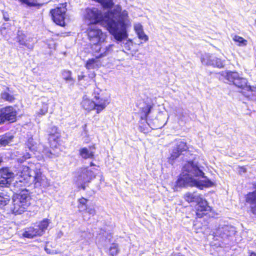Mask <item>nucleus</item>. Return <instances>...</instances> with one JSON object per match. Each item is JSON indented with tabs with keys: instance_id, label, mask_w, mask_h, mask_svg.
<instances>
[{
	"instance_id": "1a4fd4ad",
	"label": "nucleus",
	"mask_w": 256,
	"mask_h": 256,
	"mask_svg": "<svg viewBox=\"0 0 256 256\" xmlns=\"http://www.w3.org/2000/svg\"><path fill=\"white\" fill-rule=\"evenodd\" d=\"M88 200L84 198H82L78 200V211L82 213L84 220H89L90 216H94L96 214L94 206L92 204H88Z\"/></svg>"
},
{
	"instance_id": "6ab92c4d",
	"label": "nucleus",
	"mask_w": 256,
	"mask_h": 256,
	"mask_svg": "<svg viewBox=\"0 0 256 256\" xmlns=\"http://www.w3.org/2000/svg\"><path fill=\"white\" fill-rule=\"evenodd\" d=\"M184 200L187 202L198 204L202 200L203 198L196 192H187L184 196Z\"/></svg>"
},
{
	"instance_id": "473e14b6",
	"label": "nucleus",
	"mask_w": 256,
	"mask_h": 256,
	"mask_svg": "<svg viewBox=\"0 0 256 256\" xmlns=\"http://www.w3.org/2000/svg\"><path fill=\"white\" fill-rule=\"evenodd\" d=\"M92 44L91 49L93 55L96 58L98 56V54L100 53V48L102 46V42L96 43V44Z\"/></svg>"
},
{
	"instance_id": "8fccbe9b",
	"label": "nucleus",
	"mask_w": 256,
	"mask_h": 256,
	"mask_svg": "<svg viewBox=\"0 0 256 256\" xmlns=\"http://www.w3.org/2000/svg\"><path fill=\"white\" fill-rule=\"evenodd\" d=\"M147 122V124H148V125H149L150 126V124L148 122Z\"/></svg>"
},
{
	"instance_id": "412c9836",
	"label": "nucleus",
	"mask_w": 256,
	"mask_h": 256,
	"mask_svg": "<svg viewBox=\"0 0 256 256\" xmlns=\"http://www.w3.org/2000/svg\"><path fill=\"white\" fill-rule=\"evenodd\" d=\"M124 48L129 52V54L134 56L138 51V48L136 44H134L130 40H126L124 44Z\"/></svg>"
},
{
	"instance_id": "cd10ccee",
	"label": "nucleus",
	"mask_w": 256,
	"mask_h": 256,
	"mask_svg": "<svg viewBox=\"0 0 256 256\" xmlns=\"http://www.w3.org/2000/svg\"><path fill=\"white\" fill-rule=\"evenodd\" d=\"M16 39V41L19 43L20 45L24 46L28 48H30V46L28 45L26 43V35L22 31L20 30L18 31Z\"/></svg>"
},
{
	"instance_id": "a19ab883",
	"label": "nucleus",
	"mask_w": 256,
	"mask_h": 256,
	"mask_svg": "<svg viewBox=\"0 0 256 256\" xmlns=\"http://www.w3.org/2000/svg\"><path fill=\"white\" fill-rule=\"evenodd\" d=\"M30 156H31V154H29L28 152V153H26V154L24 156L23 158L24 160H24L28 158H30Z\"/></svg>"
},
{
	"instance_id": "aec40b11",
	"label": "nucleus",
	"mask_w": 256,
	"mask_h": 256,
	"mask_svg": "<svg viewBox=\"0 0 256 256\" xmlns=\"http://www.w3.org/2000/svg\"><path fill=\"white\" fill-rule=\"evenodd\" d=\"M246 202L251 205L252 213L256 215V192L248 194L246 196Z\"/></svg>"
},
{
	"instance_id": "603ef678",
	"label": "nucleus",
	"mask_w": 256,
	"mask_h": 256,
	"mask_svg": "<svg viewBox=\"0 0 256 256\" xmlns=\"http://www.w3.org/2000/svg\"><path fill=\"white\" fill-rule=\"evenodd\" d=\"M255 22H256V21H255Z\"/></svg>"
},
{
	"instance_id": "2eb2a0df",
	"label": "nucleus",
	"mask_w": 256,
	"mask_h": 256,
	"mask_svg": "<svg viewBox=\"0 0 256 256\" xmlns=\"http://www.w3.org/2000/svg\"><path fill=\"white\" fill-rule=\"evenodd\" d=\"M188 149L186 143L182 140L176 141V146L174 147L170 156L169 158V162L174 160L178 158L180 154H182L183 152H186Z\"/></svg>"
},
{
	"instance_id": "a18cd8bd",
	"label": "nucleus",
	"mask_w": 256,
	"mask_h": 256,
	"mask_svg": "<svg viewBox=\"0 0 256 256\" xmlns=\"http://www.w3.org/2000/svg\"><path fill=\"white\" fill-rule=\"evenodd\" d=\"M250 256H256V254L254 253H252V254H251Z\"/></svg>"
},
{
	"instance_id": "58836bf2",
	"label": "nucleus",
	"mask_w": 256,
	"mask_h": 256,
	"mask_svg": "<svg viewBox=\"0 0 256 256\" xmlns=\"http://www.w3.org/2000/svg\"><path fill=\"white\" fill-rule=\"evenodd\" d=\"M118 252V245L112 244L110 248V253L112 256H116Z\"/></svg>"
},
{
	"instance_id": "5701e85b",
	"label": "nucleus",
	"mask_w": 256,
	"mask_h": 256,
	"mask_svg": "<svg viewBox=\"0 0 256 256\" xmlns=\"http://www.w3.org/2000/svg\"><path fill=\"white\" fill-rule=\"evenodd\" d=\"M94 147L82 148L80 150V154L82 158L85 159L92 158L94 153Z\"/></svg>"
},
{
	"instance_id": "423d86ee",
	"label": "nucleus",
	"mask_w": 256,
	"mask_h": 256,
	"mask_svg": "<svg viewBox=\"0 0 256 256\" xmlns=\"http://www.w3.org/2000/svg\"><path fill=\"white\" fill-rule=\"evenodd\" d=\"M226 78L229 82L232 83L238 88L246 89L248 91L252 92H256V84L253 86H248L246 79L240 76L237 72H227Z\"/></svg>"
},
{
	"instance_id": "2f4dec72",
	"label": "nucleus",
	"mask_w": 256,
	"mask_h": 256,
	"mask_svg": "<svg viewBox=\"0 0 256 256\" xmlns=\"http://www.w3.org/2000/svg\"><path fill=\"white\" fill-rule=\"evenodd\" d=\"M214 56L210 55L208 54H202L200 60L202 63L204 65L210 66L212 59Z\"/></svg>"
},
{
	"instance_id": "f257e3e1",
	"label": "nucleus",
	"mask_w": 256,
	"mask_h": 256,
	"mask_svg": "<svg viewBox=\"0 0 256 256\" xmlns=\"http://www.w3.org/2000/svg\"><path fill=\"white\" fill-rule=\"evenodd\" d=\"M84 18L90 25L100 24L118 41L127 38V28L130 26L128 13L117 4L113 10L104 12L97 8H87L85 10Z\"/></svg>"
},
{
	"instance_id": "393cba45",
	"label": "nucleus",
	"mask_w": 256,
	"mask_h": 256,
	"mask_svg": "<svg viewBox=\"0 0 256 256\" xmlns=\"http://www.w3.org/2000/svg\"><path fill=\"white\" fill-rule=\"evenodd\" d=\"M81 104L82 108L86 110H94V100H92L90 98H88L86 96L83 97V100Z\"/></svg>"
},
{
	"instance_id": "f03ea898",
	"label": "nucleus",
	"mask_w": 256,
	"mask_h": 256,
	"mask_svg": "<svg viewBox=\"0 0 256 256\" xmlns=\"http://www.w3.org/2000/svg\"><path fill=\"white\" fill-rule=\"evenodd\" d=\"M212 185V182L204 176V173L197 164L190 161L184 166L182 172L174 186V190L178 191V188L187 186H196L202 189Z\"/></svg>"
},
{
	"instance_id": "b1692460",
	"label": "nucleus",
	"mask_w": 256,
	"mask_h": 256,
	"mask_svg": "<svg viewBox=\"0 0 256 256\" xmlns=\"http://www.w3.org/2000/svg\"><path fill=\"white\" fill-rule=\"evenodd\" d=\"M175 114L178 118L181 121H185L189 116L188 110L182 108H176Z\"/></svg>"
},
{
	"instance_id": "9b49d317",
	"label": "nucleus",
	"mask_w": 256,
	"mask_h": 256,
	"mask_svg": "<svg viewBox=\"0 0 256 256\" xmlns=\"http://www.w3.org/2000/svg\"><path fill=\"white\" fill-rule=\"evenodd\" d=\"M66 3L60 4L59 6L50 10L54 22L61 26L64 24V16L66 10Z\"/></svg>"
},
{
	"instance_id": "f704fd0d",
	"label": "nucleus",
	"mask_w": 256,
	"mask_h": 256,
	"mask_svg": "<svg viewBox=\"0 0 256 256\" xmlns=\"http://www.w3.org/2000/svg\"><path fill=\"white\" fill-rule=\"evenodd\" d=\"M152 106L150 105H148L146 106L144 108L141 112L140 118L142 120H146L148 114L150 112Z\"/></svg>"
},
{
	"instance_id": "de8ad7c7",
	"label": "nucleus",
	"mask_w": 256,
	"mask_h": 256,
	"mask_svg": "<svg viewBox=\"0 0 256 256\" xmlns=\"http://www.w3.org/2000/svg\"><path fill=\"white\" fill-rule=\"evenodd\" d=\"M46 154L48 155V156H50V155H49V154L48 153V152H46Z\"/></svg>"
},
{
	"instance_id": "c756f323",
	"label": "nucleus",
	"mask_w": 256,
	"mask_h": 256,
	"mask_svg": "<svg viewBox=\"0 0 256 256\" xmlns=\"http://www.w3.org/2000/svg\"><path fill=\"white\" fill-rule=\"evenodd\" d=\"M13 136L10 134H6L0 136V144L6 146L12 142Z\"/></svg>"
},
{
	"instance_id": "c9c22d12",
	"label": "nucleus",
	"mask_w": 256,
	"mask_h": 256,
	"mask_svg": "<svg viewBox=\"0 0 256 256\" xmlns=\"http://www.w3.org/2000/svg\"><path fill=\"white\" fill-rule=\"evenodd\" d=\"M26 146L31 152H34L36 150L37 146L32 138H30L26 142Z\"/></svg>"
},
{
	"instance_id": "a878e982",
	"label": "nucleus",
	"mask_w": 256,
	"mask_h": 256,
	"mask_svg": "<svg viewBox=\"0 0 256 256\" xmlns=\"http://www.w3.org/2000/svg\"><path fill=\"white\" fill-rule=\"evenodd\" d=\"M60 134L58 132L57 128L52 126L50 128L49 131L48 140L50 143V146H52L53 144H52V141L54 142L60 138Z\"/></svg>"
},
{
	"instance_id": "20e7f679",
	"label": "nucleus",
	"mask_w": 256,
	"mask_h": 256,
	"mask_svg": "<svg viewBox=\"0 0 256 256\" xmlns=\"http://www.w3.org/2000/svg\"><path fill=\"white\" fill-rule=\"evenodd\" d=\"M13 212L21 214L27 210L30 204L31 198L26 190H22L14 198Z\"/></svg>"
},
{
	"instance_id": "dca6fc26",
	"label": "nucleus",
	"mask_w": 256,
	"mask_h": 256,
	"mask_svg": "<svg viewBox=\"0 0 256 256\" xmlns=\"http://www.w3.org/2000/svg\"><path fill=\"white\" fill-rule=\"evenodd\" d=\"M195 208L196 214L198 218H202L210 210V206H208L207 202L204 198L197 204Z\"/></svg>"
},
{
	"instance_id": "f8f14e48",
	"label": "nucleus",
	"mask_w": 256,
	"mask_h": 256,
	"mask_svg": "<svg viewBox=\"0 0 256 256\" xmlns=\"http://www.w3.org/2000/svg\"><path fill=\"white\" fill-rule=\"evenodd\" d=\"M16 112L12 106H6L0 110V124L6 121L14 122L16 120Z\"/></svg>"
},
{
	"instance_id": "0eeeda50",
	"label": "nucleus",
	"mask_w": 256,
	"mask_h": 256,
	"mask_svg": "<svg viewBox=\"0 0 256 256\" xmlns=\"http://www.w3.org/2000/svg\"><path fill=\"white\" fill-rule=\"evenodd\" d=\"M50 223L49 220L44 219L38 224L26 228L22 235L24 237L28 238H32L36 236H41L45 232Z\"/></svg>"
},
{
	"instance_id": "7ed1b4c3",
	"label": "nucleus",
	"mask_w": 256,
	"mask_h": 256,
	"mask_svg": "<svg viewBox=\"0 0 256 256\" xmlns=\"http://www.w3.org/2000/svg\"><path fill=\"white\" fill-rule=\"evenodd\" d=\"M38 167V166H36V170H34V175L32 176L30 174L29 167L22 166V170L19 172L20 182L26 184V185L29 184L32 182L35 187L46 188L50 184L49 180L42 174Z\"/></svg>"
},
{
	"instance_id": "4468645a",
	"label": "nucleus",
	"mask_w": 256,
	"mask_h": 256,
	"mask_svg": "<svg viewBox=\"0 0 256 256\" xmlns=\"http://www.w3.org/2000/svg\"><path fill=\"white\" fill-rule=\"evenodd\" d=\"M236 228L234 227L228 225L220 226L216 230L215 234L222 238H227L234 234Z\"/></svg>"
},
{
	"instance_id": "6e6552de",
	"label": "nucleus",
	"mask_w": 256,
	"mask_h": 256,
	"mask_svg": "<svg viewBox=\"0 0 256 256\" xmlns=\"http://www.w3.org/2000/svg\"><path fill=\"white\" fill-rule=\"evenodd\" d=\"M101 92L102 90L98 88H96L94 92V110L97 114L102 111L110 102V96L101 94Z\"/></svg>"
},
{
	"instance_id": "7c9ffc66",
	"label": "nucleus",
	"mask_w": 256,
	"mask_h": 256,
	"mask_svg": "<svg viewBox=\"0 0 256 256\" xmlns=\"http://www.w3.org/2000/svg\"><path fill=\"white\" fill-rule=\"evenodd\" d=\"M232 40L237 44V45L239 46H245L247 45L248 44V42L246 40L237 35H234L232 37Z\"/></svg>"
},
{
	"instance_id": "39448f33",
	"label": "nucleus",
	"mask_w": 256,
	"mask_h": 256,
	"mask_svg": "<svg viewBox=\"0 0 256 256\" xmlns=\"http://www.w3.org/2000/svg\"><path fill=\"white\" fill-rule=\"evenodd\" d=\"M95 177L94 173L91 170L86 168H80L76 174L74 182L79 188L84 190L86 184L90 182Z\"/></svg>"
},
{
	"instance_id": "f3484780",
	"label": "nucleus",
	"mask_w": 256,
	"mask_h": 256,
	"mask_svg": "<svg viewBox=\"0 0 256 256\" xmlns=\"http://www.w3.org/2000/svg\"><path fill=\"white\" fill-rule=\"evenodd\" d=\"M0 96L2 100L10 102H13L15 99L12 89L4 86H2Z\"/></svg>"
},
{
	"instance_id": "37998d69",
	"label": "nucleus",
	"mask_w": 256,
	"mask_h": 256,
	"mask_svg": "<svg viewBox=\"0 0 256 256\" xmlns=\"http://www.w3.org/2000/svg\"><path fill=\"white\" fill-rule=\"evenodd\" d=\"M4 19H5V20H6V21H7V20H8V19H9V18H6V16H5V15H4Z\"/></svg>"
},
{
	"instance_id": "3c124183",
	"label": "nucleus",
	"mask_w": 256,
	"mask_h": 256,
	"mask_svg": "<svg viewBox=\"0 0 256 256\" xmlns=\"http://www.w3.org/2000/svg\"><path fill=\"white\" fill-rule=\"evenodd\" d=\"M50 154H52V152H50Z\"/></svg>"
},
{
	"instance_id": "79ce46f5",
	"label": "nucleus",
	"mask_w": 256,
	"mask_h": 256,
	"mask_svg": "<svg viewBox=\"0 0 256 256\" xmlns=\"http://www.w3.org/2000/svg\"><path fill=\"white\" fill-rule=\"evenodd\" d=\"M84 76H78V80H80L84 78Z\"/></svg>"
},
{
	"instance_id": "bb28decb",
	"label": "nucleus",
	"mask_w": 256,
	"mask_h": 256,
	"mask_svg": "<svg viewBox=\"0 0 256 256\" xmlns=\"http://www.w3.org/2000/svg\"><path fill=\"white\" fill-rule=\"evenodd\" d=\"M113 46L114 44H109L108 46L104 47L102 46L100 48V53L98 54V56H96V58H100L107 56L112 51Z\"/></svg>"
},
{
	"instance_id": "49530a36",
	"label": "nucleus",
	"mask_w": 256,
	"mask_h": 256,
	"mask_svg": "<svg viewBox=\"0 0 256 256\" xmlns=\"http://www.w3.org/2000/svg\"><path fill=\"white\" fill-rule=\"evenodd\" d=\"M2 158L0 156V164L2 162Z\"/></svg>"
},
{
	"instance_id": "09e8293b",
	"label": "nucleus",
	"mask_w": 256,
	"mask_h": 256,
	"mask_svg": "<svg viewBox=\"0 0 256 256\" xmlns=\"http://www.w3.org/2000/svg\"><path fill=\"white\" fill-rule=\"evenodd\" d=\"M90 166H94V164H93L92 162H91V163H90Z\"/></svg>"
},
{
	"instance_id": "a211bd4d",
	"label": "nucleus",
	"mask_w": 256,
	"mask_h": 256,
	"mask_svg": "<svg viewBox=\"0 0 256 256\" xmlns=\"http://www.w3.org/2000/svg\"><path fill=\"white\" fill-rule=\"evenodd\" d=\"M134 30L137 36L142 41L141 44L146 42L148 40V37L144 32L143 26L140 24H134Z\"/></svg>"
},
{
	"instance_id": "4c0bfd02",
	"label": "nucleus",
	"mask_w": 256,
	"mask_h": 256,
	"mask_svg": "<svg viewBox=\"0 0 256 256\" xmlns=\"http://www.w3.org/2000/svg\"><path fill=\"white\" fill-rule=\"evenodd\" d=\"M48 104L46 102H42V106L40 110V111L38 112V114L39 116H43L47 113L48 110Z\"/></svg>"
},
{
	"instance_id": "c85d7f7f",
	"label": "nucleus",
	"mask_w": 256,
	"mask_h": 256,
	"mask_svg": "<svg viewBox=\"0 0 256 256\" xmlns=\"http://www.w3.org/2000/svg\"><path fill=\"white\" fill-rule=\"evenodd\" d=\"M10 200V196L4 192H0V208L6 206Z\"/></svg>"
},
{
	"instance_id": "e433bc0d",
	"label": "nucleus",
	"mask_w": 256,
	"mask_h": 256,
	"mask_svg": "<svg viewBox=\"0 0 256 256\" xmlns=\"http://www.w3.org/2000/svg\"><path fill=\"white\" fill-rule=\"evenodd\" d=\"M71 74L72 73L69 70H64L62 72V77L66 82L73 83L74 80L72 78Z\"/></svg>"
},
{
	"instance_id": "ddd939ff",
	"label": "nucleus",
	"mask_w": 256,
	"mask_h": 256,
	"mask_svg": "<svg viewBox=\"0 0 256 256\" xmlns=\"http://www.w3.org/2000/svg\"><path fill=\"white\" fill-rule=\"evenodd\" d=\"M14 174L8 168L0 170V186L8 187L11 184Z\"/></svg>"
},
{
	"instance_id": "4be33fe9",
	"label": "nucleus",
	"mask_w": 256,
	"mask_h": 256,
	"mask_svg": "<svg viewBox=\"0 0 256 256\" xmlns=\"http://www.w3.org/2000/svg\"><path fill=\"white\" fill-rule=\"evenodd\" d=\"M101 66V62L98 60V58H92L89 59L86 64V67L88 70H97Z\"/></svg>"
},
{
	"instance_id": "72a5a7b5",
	"label": "nucleus",
	"mask_w": 256,
	"mask_h": 256,
	"mask_svg": "<svg viewBox=\"0 0 256 256\" xmlns=\"http://www.w3.org/2000/svg\"><path fill=\"white\" fill-rule=\"evenodd\" d=\"M210 66L221 68L224 66V64L220 59L214 56L212 59V62H210Z\"/></svg>"
},
{
	"instance_id": "ea45409f",
	"label": "nucleus",
	"mask_w": 256,
	"mask_h": 256,
	"mask_svg": "<svg viewBox=\"0 0 256 256\" xmlns=\"http://www.w3.org/2000/svg\"><path fill=\"white\" fill-rule=\"evenodd\" d=\"M240 174H242L246 172V168L242 166L239 168L238 170Z\"/></svg>"
},
{
	"instance_id": "9d476101",
	"label": "nucleus",
	"mask_w": 256,
	"mask_h": 256,
	"mask_svg": "<svg viewBox=\"0 0 256 256\" xmlns=\"http://www.w3.org/2000/svg\"><path fill=\"white\" fill-rule=\"evenodd\" d=\"M87 32L90 44L103 42L106 38V34L96 25H89Z\"/></svg>"
},
{
	"instance_id": "c03bdc74",
	"label": "nucleus",
	"mask_w": 256,
	"mask_h": 256,
	"mask_svg": "<svg viewBox=\"0 0 256 256\" xmlns=\"http://www.w3.org/2000/svg\"><path fill=\"white\" fill-rule=\"evenodd\" d=\"M95 76V74L94 72H93L92 74V78H94Z\"/></svg>"
}]
</instances>
